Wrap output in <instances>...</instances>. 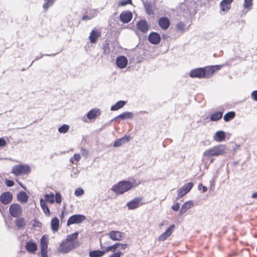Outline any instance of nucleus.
I'll list each match as a JSON object with an SVG mask.
<instances>
[{
  "label": "nucleus",
  "instance_id": "nucleus-31",
  "mask_svg": "<svg viewBox=\"0 0 257 257\" xmlns=\"http://www.w3.org/2000/svg\"><path fill=\"white\" fill-rule=\"evenodd\" d=\"M106 251L105 250H94L89 252V257H101L103 256Z\"/></svg>",
  "mask_w": 257,
  "mask_h": 257
},
{
  "label": "nucleus",
  "instance_id": "nucleus-55",
  "mask_svg": "<svg viewBox=\"0 0 257 257\" xmlns=\"http://www.w3.org/2000/svg\"><path fill=\"white\" fill-rule=\"evenodd\" d=\"M207 191V188L206 186H203V191L206 192Z\"/></svg>",
  "mask_w": 257,
  "mask_h": 257
},
{
  "label": "nucleus",
  "instance_id": "nucleus-33",
  "mask_svg": "<svg viewBox=\"0 0 257 257\" xmlns=\"http://www.w3.org/2000/svg\"><path fill=\"white\" fill-rule=\"evenodd\" d=\"M144 8L146 13L148 15H152L154 14V7L150 3H145L144 4Z\"/></svg>",
  "mask_w": 257,
  "mask_h": 257
},
{
  "label": "nucleus",
  "instance_id": "nucleus-14",
  "mask_svg": "<svg viewBox=\"0 0 257 257\" xmlns=\"http://www.w3.org/2000/svg\"><path fill=\"white\" fill-rule=\"evenodd\" d=\"M13 199L12 194L10 192L3 193L0 196V201L4 204H9Z\"/></svg>",
  "mask_w": 257,
  "mask_h": 257
},
{
  "label": "nucleus",
  "instance_id": "nucleus-49",
  "mask_svg": "<svg viewBox=\"0 0 257 257\" xmlns=\"http://www.w3.org/2000/svg\"><path fill=\"white\" fill-rule=\"evenodd\" d=\"M7 145L6 141L2 138H0V147H4Z\"/></svg>",
  "mask_w": 257,
  "mask_h": 257
},
{
  "label": "nucleus",
  "instance_id": "nucleus-4",
  "mask_svg": "<svg viewBox=\"0 0 257 257\" xmlns=\"http://www.w3.org/2000/svg\"><path fill=\"white\" fill-rule=\"evenodd\" d=\"M226 148L225 145H219L206 150L203 154L204 157L209 158L212 156L223 155L226 153Z\"/></svg>",
  "mask_w": 257,
  "mask_h": 257
},
{
  "label": "nucleus",
  "instance_id": "nucleus-51",
  "mask_svg": "<svg viewBox=\"0 0 257 257\" xmlns=\"http://www.w3.org/2000/svg\"><path fill=\"white\" fill-rule=\"evenodd\" d=\"M81 153L82 155V156H85V157H87L88 156V151L87 150L84 149V148H82L81 149Z\"/></svg>",
  "mask_w": 257,
  "mask_h": 257
},
{
  "label": "nucleus",
  "instance_id": "nucleus-27",
  "mask_svg": "<svg viewBox=\"0 0 257 257\" xmlns=\"http://www.w3.org/2000/svg\"><path fill=\"white\" fill-rule=\"evenodd\" d=\"M17 199L21 203H25L28 202L29 196L25 192L21 191L18 194Z\"/></svg>",
  "mask_w": 257,
  "mask_h": 257
},
{
  "label": "nucleus",
  "instance_id": "nucleus-9",
  "mask_svg": "<svg viewBox=\"0 0 257 257\" xmlns=\"http://www.w3.org/2000/svg\"><path fill=\"white\" fill-rule=\"evenodd\" d=\"M192 183H188L185 184L178 190L177 199H179L188 193L193 187Z\"/></svg>",
  "mask_w": 257,
  "mask_h": 257
},
{
  "label": "nucleus",
  "instance_id": "nucleus-39",
  "mask_svg": "<svg viewBox=\"0 0 257 257\" xmlns=\"http://www.w3.org/2000/svg\"><path fill=\"white\" fill-rule=\"evenodd\" d=\"M185 25L183 22H179L177 24L176 29L177 32H183L184 31Z\"/></svg>",
  "mask_w": 257,
  "mask_h": 257
},
{
  "label": "nucleus",
  "instance_id": "nucleus-41",
  "mask_svg": "<svg viewBox=\"0 0 257 257\" xmlns=\"http://www.w3.org/2000/svg\"><path fill=\"white\" fill-rule=\"evenodd\" d=\"M53 0H46L45 3H44L43 5V7L45 10H47L50 7L53 5Z\"/></svg>",
  "mask_w": 257,
  "mask_h": 257
},
{
  "label": "nucleus",
  "instance_id": "nucleus-10",
  "mask_svg": "<svg viewBox=\"0 0 257 257\" xmlns=\"http://www.w3.org/2000/svg\"><path fill=\"white\" fill-rule=\"evenodd\" d=\"M142 200V198L141 197L135 198L134 199L126 203V206L127 207L128 209H135L137 208H138L140 205L145 204V203H141Z\"/></svg>",
  "mask_w": 257,
  "mask_h": 257
},
{
  "label": "nucleus",
  "instance_id": "nucleus-5",
  "mask_svg": "<svg viewBox=\"0 0 257 257\" xmlns=\"http://www.w3.org/2000/svg\"><path fill=\"white\" fill-rule=\"evenodd\" d=\"M31 169L28 165L20 164L14 166L12 169V173L16 176L27 175L30 173Z\"/></svg>",
  "mask_w": 257,
  "mask_h": 257
},
{
  "label": "nucleus",
  "instance_id": "nucleus-22",
  "mask_svg": "<svg viewBox=\"0 0 257 257\" xmlns=\"http://www.w3.org/2000/svg\"><path fill=\"white\" fill-rule=\"evenodd\" d=\"M100 111L99 109L95 108L91 109L87 114V117L89 119H94L100 115Z\"/></svg>",
  "mask_w": 257,
  "mask_h": 257
},
{
  "label": "nucleus",
  "instance_id": "nucleus-36",
  "mask_svg": "<svg viewBox=\"0 0 257 257\" xmlns=\"http://www.w3.org/2000/svg\"><path fill=\"white\" fill-rule=\"evenodd\" d=\"M235 113L234 111H230L226 113L223 117L225 121H229L235 117Z\"/></svg>",
  "mask_w": 257,
  "mask_h": 257
},
{
  "label": "nucleus",
  "instance_id": "nucleus-24",
  "mask_svg": "<svg viewBox=\"0 0 257 257\" xmlns=\"http://www.w3.org/2000/svg\"><path fill=\"white\" fill-rule=\"evenodd\" d=\"M130 140V137L128 135H125L123 137L115 140L113 144V147H117L128 142Z\"/></svg>",
  "mask_w": 257,
  "mask_h": 257
},
{
  "label": "nucleus",
  "instance_id": "nucleus-28",
  "mask_svg": "<svg viewBox=\"0 0 257 257\" xmlns=\"http://www.w3.org/2000/svg\"><path fill=\"white\" fill-rule=\"evenodd\" d=\"M193 205V203L191 201L185 202L182 206L180 210V215H181L185 213L189 209L191 208Z\"/></svg>",
  "mask_w": 257,
  "mask_h": 257
},
{
  "label": "nucleus",
  "instance_id": "nucleus-16",
  "mask_svg": "<svg viewBox=\"0 0 257 257\" xmlns=\"http://www.w3.org/2000/svg\"><path fill=\"white\" fill-rule=\"evenodd\" d=\"M101 36V32L96 28L92 30L89 37V40L91 43H95L97 39Z\"/></svg>",
  "mask_w": 257,
  "mask_h": 257
},
{
  "label": "nucleus",
  "instance_id": "nucleus-40",
  "mask_svg": "<svg viewBox=\"0 0 257 257\" xmlns=\"http://www.w3.org/2000/svg\"><path fill=\"white\" fill-rule=\"evenodd\" d=\"M69 128V126L67 124H63L62 126L60 127L58 129V131L60 133L65 134L67 133Z\"/></svg>",
  "mask_w": 257,
  "mask_h": 257
},
{
  "label": "nucleus",
  "instance_id": "nucleus-12",
  "mask_svg": "<svg viewBox=\"0 0 257 257\" xmlns=\"http://www.w3.org/2000/svg\"><path fill=\"white\" fill-rule=\"evenodd\" d=\"M175 226L174 224L171 225L166 230L158 237V241H161L166 240L169 237L174 230Z\"/></svg>",
  "mask_w": 257,
  "mask_h": 257
},
{
  "label": "nucleus",
  "instance_id": "nucleus-19",
  "mask_svg": "<svg viewBox=\"0 0 257 257\" xmlns=\"http://www.w3.org/2000/svg\"><path fill=\"white\" fill-rule=\"evenodd\" d=\"M158 25L162 29L166 30L170 27V22L168 18L162 17L158 21Z\"/></svg>",
  "mask_w": 257,
  "mask_h": 257
},
{
  "label": "nucleus",
  "instance_id": "nucleus-42",
  "mask_svg": "<svg viewBox=\"0 0 257 257\" xmlns=\"http://www.w3.org/2000/svg\"><path fill=\"white\" fill-rule=\"evenodd\" d=\"M253 0H244L243 7L245 9H250L252 5Z\"/></svg>",
  "mask_w": 257,
  "mask_h": 257
},
{
  "label": "nucleus",
  "instance_id": "nucleus-20",
  "mask_svg": "<svg viewBox=\"0 0 257 257\" xmlns=\"http://www.w3.org/2000/svg\"><path fill=\"white\" fill-rule=\"evenodd\" d=\"M116 64L118 68H124L127 64V59L125 56H120L116 58Z\"/></svg>",
  "mask_w": 257,
  "mask_h": 257
},
{
  "label": "nucleus",
  "instance_id": "nucleus-21",
  "mask_svg": "<svg viewBox=\"0 0 257 257\" xmlns=\"http://www.w3.org/2000/svg\"><path fill=\"white\" fill-rule=\"evenodd\" d=\"M233 0H222L220 3V7L222 11L227 12L231 8V3Z\"/></svg>",
  "mask_w": 257,
  "mask_h": 257
},
{
  "label": "nucleus",
  "instance_id": "nucleus-8",
  "mask_svg": "<svg viewBox=\"0 0 257 257\" xmlns=\"http://www.w3.org/2000/svg\"><path fill=\"white\" fill-rule=\"evenodd\" d=\"M86 219L85 216L82 214H75L70 216L67 222V225L70 226L73 224H79Z\"/></svg>",
  "mask_w": 257,
  "mask_h": 257
},
{
  "label": "nucleus",
  "instance_id": "nucleus-11",
  "mask_svg": "<svg viewBox=\"0 0 257 257\" xmlns=\"http://www.w3.org/2000/svg\"><path fill=\"white\" fill-rule=\"evenodd\" d=\"M109 237L113 241H120L124 237V233L119 231L111 230L108 233Z\"/></svg>",
  "mask_w": 257,
  "mask_h": 257
},
{
  "label": "nucleus",
  "instance_id": "nucleus-1",
  "mask_svg": "<svg viewBox=\"0 0 257 257\" xmlns=\"http://www.w3.org/2000/svg\"><path fill=\"white\" fill-rule=\"evenodd\" d=\"M78 232L67 235L66 239L63 240L60 244L58 251L62 253H67L78 247L80 245V242L78 239Z\"/></svg>",
  "mask_w": 257,
  "mask_h": 257
},
{
  "label": "nucleus",
  "instance_id": "nucleus-26",
  "mask_svg": "<svg viewBox=\"0 0 257 257\" xmlns=\"http://www.w3.org/2000/svg\"><path fill=\"white\" fill-rule=\"evenodd\" d=\"M26 249L29 252H35L37 250V244L33 241H28L25 246Z\"/></svg>",
  "mask_w": 257,
  "mask_h": 257
},
{
  "label": "nucleus",
  "instance_id": "nucleus-56",
  "mask_svg": "<svg viewBox=\"0 0 257 257\" xmlns=\"http://www.w3.org/2000/svg\"><path fill=\"white\" fill-rule=\"evenodd\" d=\"M63 216H64V211H62L61 213V214L60 215V218L61 219H62L63 218Z\"/></svg>",
  "mask_w": 257,
  "mask_h": 257
},
{
  "label": "nucleus",
  "instance_id": "nucleus-53",
  "mask_svg": "<svg viewBox=\"0 0 257 257\" xmlns=\"http://www.w3.org/2000/svg\"><path fill=\"white\" fill-rule=\"evenodd\" d=\"M252 197L253 198H257V192H255L252 194Z\"/></svg>",
  "mask_w": 257,
  "mask_h": 257
},
{
  "label": "nucleus",
  "instance_id": "nucleus-54",
  "mask_svg": "<svg viewBox=\"0 0 257 257\" xmlns=\"http://www.w3.org/2000/svg\"><path fill=\"white\" fill-rule=\"evenodd\" d=\"M17 182L19 183V184L24 189H26V188L24 187V186L23 185V184L21 183V182H19L18 181V180H16Z\"/></svg>",
  "mask_w": 257,
  "mask_h": 257
},
{
  "label": "nucleus",
  "instance_id": "nucleus-17",
  "mask_svg": "<svg viewBox=\"0 0 257 257\" xmlns=\"http://www.w3.org/2000/svg\"><path fill=\"white\" fill-rule=\"evenodd\" d=\"M149 42L153 44H158L161 40L160 35L156 32H152L148 36Z\"/></svg>",
  "mask_w": 257,
  "mask_h": 257
},
{
  "label": "nucleus",
  "instance_id": "nucleus-6",
  "mask_svg": "<svg viewBox=\"0 0 257 257\" xmlns=\"http://www.w3.org/2000/svg\"><path fill=\"white\" fill-rule=\"evenodd\" d=\"M48 235H44L40 239V253L42 257H49L48 255Z\"/></svg>",
  "mask_w": 257,
  "mask_h": 257
},
{
  "label": "nucleus",
  "instance_id": "nucleus-34",
  "mask_svg": "<svg viewBox=\"0 0 257 257\" xmlns=\"http://www.w3.org/2000/svg\"><path fill=\"white\" fill-rule=\"evenodd\" d=\"M40 205L44 212L47 216H50V211L48 205L46 204L45 202L42 199L40 200Z\"/></svg>",
  "mask_w": 257,
  "mask_h": 257
},
{
  "label": "nucleus",
  "instance_id": "nucleus-32",
  "mask_svg": "<svg viewBox=\"0 0 257 257\" xmlns=\"http://www.w3.org/2000/svg\"><path fill=\"white\" fill-rule=\"evenodd\" d=\"M126 101L120 100L117 102L114 105L111 106L110 108V110L111 111H116L118 110L119 109L123 107V106L126 104Z\"/></svg>",
  "mask_w": 257,
  "mask_h": 257
},
{
  "label": "nucleus",
  "instance_id": "nucleus-25",
  "mask_svg": "<svg viewBox=\"0 0 257 257\" xmlns=\"http://www.w3.org/2000/svg\"><path fill=\"white\" fill-rule=\"evenodd\" d=\"M51 227L52 230L54 232H55L59 230L60 227V222L57 217H55L51 220Z\"/></svg>",
  "mask_w": 257,
  "mask_h": 257
},
{
  "label": "nucleus",
  "instance_id": "nucleus-7",
  "mask_svg": "<svg viewBox=\"0 0 257 257\" xmlns=\"http://www.w3.org/2000/svg\"><path fill=\"white\" fill-rule=\"evenodd\" d=\"M9 212L12 216L14 217H18L22 214V207L20 205L17 203L12 204L10 206Z\"/></svg>",
  "mask_w": 257,
  "mask_h": 257
},
{
  "label": "nucleus",
  "instance_id": "nucleus-18",
  "mask_svg": "<svg viewBox=\"0 0 257 257\" xmlns=\"http://www.w3.org/2000/svg\"><path fill=\"white\" fill-rule=\"evenodd\" d=\"M118 247H120L121 249L124 250L127 247V244L126 243H116L112 245L107 247L105 251H106V252L112 251L114 253Z\"/></svg>",
  "mask_w": 257,
  "mask_h": 257
},
{
  "label": "nucleus",
  "instance_id": "nucleus-50",
  "mask_svg": "<svg viewBox=\"0 0 257 257\" xmlns=\"http://www.w3.org/2000/svg\"><path fill=\"white\" fill-rule=\"evenodd\" d=\"M252 98L257 101V90H254L251 93Z\"/></svg>",
  "mask_w": 257,
  "mask_h": 257
},
{
  "label": "nucleus",
  "instance_id": "nucleus-23",
  "mask_svg": "<svg viewBox=\"0 0 257 257\" xmlns=\"http://www.w3.org/2000/svg\"><path fill=\"white\" fill-rule=\"evenodd\" d=\"M134 116V114L131 112H123L118 116H116L114 118L115 120L119 119L122 120L127 119H132Z\"/></svg>",
  "mask_w": 257,
  "mask_h": 257
},
{
  "label": "nucleus",
  "instance_id": "nucleus-2",
  "mask_svg": "<svg viewBox=\"0 0 257 257\" xmlns=\"http://www.w3.org/2000/svg\"><path fill=\"white\" fill-rule=\"evenodd\" d=\"M222 65L208 66L191 70L189 76L191 78H208L211 77L214 73L220 70Z\"/></svg>",
  "mask_w": 257,
  "mask_h": 257
},
{
  "label": "nucleus",
  "instance_id": "nucleus-13",
  "mask_svg": "<svg viewBox=\"0 0 257 257\" xmlns=\"http://www.w3.org/2000/svg\"><path fill=\"white\" fill-rule=\"evenodd\" d=\"M137 29L142 33H146L149 29V25L145 20H142L137 24Z\"/></svg>",
  "mask_w": 257,
  "mask_h": 257
},
{
  "label": "nucleus",
  "instance_id": "nucleus-29",
  "mask_svg": "<svg viewBox=\"0 0 257 257\" xmlns=\"http://www.w3.org/2000/svg\"><path fill=\"white\" fill-rule=\"evenodd\" d=\"M225 138V134L223 131L217 132L214 136V140L217 142L223 141L224 140Z\"/></svg>",
  "mask_w": 257,
  "mask_h": 257
},
{
  "label": "nucleus",
  "instance_id": "nucleus-38",
  "mask_svg": "<svg viewBox=\"0 0 257 257\" xmlns=\"http://www.w3.org/2000/svg\"><path fill=\"white\" fill-rule=\"evenodd\" d=\"M44 198L45 200L53 204L54 202V195L53 193H51L50 194H46L44 196Z\"/></svg>",
  "mask_w": 257,
  "mask_h": 257
},
{
  "label": "nucleus",
  "instance_id": "nucleus-30",
  "mask_svg": "<svg viewBox=\"0 0 257 257\" xmlns=\"http://www.w3.org/2000/svg\"><path fill=\"white\" fill-rule=\"evenodd\" d=\"M15 224L18 229L23 228L26 225L25 219L23 217H19L16 219Z\"/></svg>",
  "mask_w": 257,
  "mask_h": 257
},
{
  "label": "nucleus",
  "instance_id": "nucleus-47",
  "mask_svg": "<svg viewBox=\"0 0 257 257\" xmlns=\"http://www.w3.org/2000/svg\"><path fill=\"white\" fill-rule=\"evenodd\" d=\"M179 203L177 202L173 205L172 209L175 211H177L179 209Z\"/></svg>",
  "mask_w": 257,
  "mask_h": 257
},
{
  "label": "nucleus",
  "instance_id": "nucleus-15",
  "mask_svg": "<svg viewBox=\"0 0 257 257\" xmlns=\"http://www.w3.org/2000/svg\"><path fill=\"white\" fill-rule=\"evenodd\" d=\"M133 18L132 13L130 11H123L119 15V19L123 23H128Z\"/></svg>",
  "mask_w": 257,
  "mask_h": 257
},
{
  "label": "nucleus",
  "instance_id": "nucleus-57",
  "mask_svg": "<svg viewBox=\"0 0 257 257\" xmlns=\"http://www.w3.org/2000/svg\"><path fill=\"white\" fill-rule=\"evenodd\" d=\"M214 159H212L211 160L210 163H212V162H213V161H214Z\"/></svg>",
  "mask_w": 257,
  "mask_h": 257
},
{
  "label": "nucleus",
  "instance_id": "nucleus-35",
  "mask_svg": "<svg viewBox=\"0 0 257 257\" xmlns=\"http://www.w3.org/2000/svg\"><path fill=\"white\" fill-rule=\"evenodd\" d=\"M223 116V112L221 111L216 112L213 113L210 117L211 121H217L220 119Z\"/></svg>",
  "mask_w": 257,
  "mask_h": 257
},
{
  "label": "nucleus",
  "instance_id": "nucleus-48",
  "mask_svg": "<svg viewBox=\"0 0 257 257\" xmlns=\"http://www.w3.org/2000/svg\"><path fill=\"white\" fill-rule=\"evenodd\" d=\"M122 254V253L120 251H117L111 255H110L109 257H120V256Z\"/></svg>",
  "mask_w": 257,
  "mask_h": 257
},
{
  "label": "nucleus",
  "instance_id": "nucleus-37",
  "mask_svg": "<svg viewBox=\"0 0 257 257\" xmlns=\"http://www.w3.org/2000/svg\"><path fill=\"white\" fill-rule=\"evenodd\" d=\"M80 159V155L79 154H75L70 159V162L72 164H77V162H79Z\"/></svg>",
  "mask_w": 257,
  "mask_h": 257
},
{
  "label": "nucleus",
  "instance_id": "nucleus-43",
  "mask_svg": "<svg viewBox=\"0 0 257 257\" xmlns=\"http://www.w3.org/2000/svg\"><path fill=\"white\" fill-rule=\"evenodd\" d=\"M132 0H121L119 1L118 3V7H123L127 4H132Z\"/></svg>",
  "mask_w": 257,
  "mask_h": 257
},
{
  "label": "nucleus",
  "instance_id": "nucleus-44",
  "mask_svg": "<svg viewBox=\"0 0 257 257\" xmlns=\"http://www.w3.org/2000/svg\"><path fill=\"white\" fill-rule=\"evenodd\" d=\"M84 194V190L81 188H77L74 192V194L76 196H80Z\"/></svg>",
  "mask_w": 257,
  "mask_h": 257
},
{
  "label": "nucleus",
  "instance_id": "nucleus-45",
  "mask_svg": "<svg viewBox=\"0 0 257 257\" xmlns=\"http://www.w3.org/2000/svg\"><path fill=\"white\" fill-rule=\"evenodd\" d=\"M55 201L57 203L60 204L62 202V197L60 193L57 192L55 194Z\"/></svg>",
  "mask_w": 257,
  "mask_h": 257
},
{
  "label": "nucleus",
  "instance_id": "nucleus-52",
  "mask_svg": "<svg viewBox=\"0 0 257 257\" xmlns=\"http://www.w3.org/2000/svg\"><path fill=\"white\" fill-rule=\"evenodd\" d=\"M91 18L90 17H89L87 15H84L83 16L82 19L83 21L87 20H90Z\"/></svg>",
  "mask_w": 257,
  "mask_h": 257
},
{
  "label": "nucleus",
  "instance_id": "nucleus-46",
  "mask_svg": "<svg viewBox=\"0 0 257 257\" xmlns=\"http://www.w3.org/2000/svg\"><path fill=\"white\" fill-rule=\"evenodd\" d=\"M6 185L8 187H12L14 185V182L11 180H6L5 181Z\"/></svg>",
  "mask_w": 257,
  "mask_h": 257
},
{
  "label": "nucleus",
  "instance_id": "nucleus-3",
  "mask_svg": "<svg viewBox=\"0 0 257 257\" xmlns=\"http://www.w3.org/2000/svg\"><path fill=\"white\" fill-rule=\"evenodd\" d=\"M139 184V183H137L136 181L134 179L132 180V181L123 180L113 185L111 189L116 194L120 195L130 190Z\"/></svg>",
  "mask_w": 257,
  "mask_h": 257
}]
</instances>
